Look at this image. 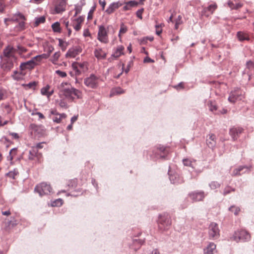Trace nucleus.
I'll return each mask as SVG.
<instances>
[{
    "instance_id": "1",
    "label": "nucleus",
    "mask_w": 254,
    "mask_h": 254,
    "mask_svg": "<svg viewBox=\"0 0 254 254\" xmlns=\"http://www.w3.org/2000/svg\"><path fill=\"white\" fill-rule=\"evenodd\" d=\"M16 50L11 46H8L4 49L1 58V66L5 71H10L13 68L15 64H17V57L16 55Z\"/></svg>"
},
{
    "instance_id": "2",
    "label": "nucleus",
    "mask_w": 254,
    "mask_h": 254,
    "mask_svg": "<svg viewBox=\"0 0 254 254\" xmlns=\"http://www.w3.org/2000/svg\"><path fill=\"white\" fill-rule=\"evenodd\" d=\"M60 92L67 100L72 102L75 99H80L82 97L81 91L71 86L67 82H63L59 86Z\"/></svg>"
},
{
    "instance_id": "3",
    "label": "nucleus",
    "mask_w": 254,
    "mask_h": 254,
    "mask_svg": "<svg viewBox=\"0 0 254 254\" xmlns=\"http://www.w3.org/2000/svg\"><path fill=\"white\" fill-rule=\"evenodd\" d=\"M26 20L25 17L21 13H17L13 15L11 18H5L4 22L5 23L8 21L13 22H18L17 26L19 30H22L25 29V21Z\"/></svg>"
},
{
    "instance_id": "4",
    "label": "nucleus",
    "mask_w": 254,
    "mask_h": 254,
    "mask_svg": "<svg viewBox=\"0 0 254 254\" xmlns=\"http://www.w3.org/2000/svg\"><path fill=\"white\" fill-rule=\"evenodd\" d=\"M34 191L42 196L44 195L49 194L52 191V188L50 184L42 182L36 185Z\"/></svg>"
},
{
    "instance_id": "5",
    "label": "nucleus",
    "mask_w": 254,
    "mask_h": 254,
    "mask_svg": "<svg viewBox=\"0 0 254 254\" xmlns=\"http://www.w3.org/2000/svg\"><path fill=\"white\" fill-rule=\"evenodd\" d=\"M171 219L168 214L160 215L158 219V227L162 231L168 230L171 225Z\"/></svg>"
},
{
    "instance_id": "6",
    "label": "nucleus",
    "mask_w": 254,
    "mask_h": 254,
    "mask_svg": "<svg viewBox=\"0 0 254 254\" xmlns=\"http://www.w3.org/2000/svg\"><path fill=\"white\" fill-rule=\"evenodd\" d=\"M99 82V76L94 74H91L89 76L84 79V84L88 88L96 89L97 88Z\"/></svg>"
},
{
    "instance_id": "7",
    "label": "nucleus",
    "mask_w": 254,
    "mask_h": 254,
    "mask_svg": "<svg viewBox=\"0 0 254 254\" xmlns=\"http://www.w3.org/2000/svg\"><path fill=\"white\" fill-rule=\"evenodd\" d=\"M245 98V93L240 89H237L230 93L228 100L232 103H235L237 101L243 100Z\"/></svg>"
},
{
    "instance_id": "8",
    "label": "nucleus",
    "mask_w": 254,
    "mask_h": 254,
    "mask_svg": "<svg viewBox=\"0 0 254 254\" xmlns=\"http://www.w3.org/2000/svg\"><path fill=\"white\" fill-rule=\"evenodd\" d=\"M97 39L103 44L109 43L108 30L103 25L99 26V30L97 34Z\"/></svg>"
},
{
    "instance_id": "9",
    "label": "nucleus",
    "mask_w": 254,
    "mask_h": 254,
    "mask_svg": "<svg viewBox=\"0 0 254 254\" xmlns=\"http://www.w3.org/2000/svg\"><path fill=\"white\" fill-rule=\"evenodd\" d=\"M250 238V234L244 230H238L235 232L233 235V239L237 242L240 241H248Z\"/></svg>"
},
{
    "instance_id": "10",
    "label": "nucleus",
    "mask_w": 254,
    "mask_h": 254,
    "mask_svg": "<svg viewBox=\"0 0 254 254\" xmlns=\"http://www.w3.org/2000/svg\"><path fill=\"white\" fill-rule=\"evenodd\" d=\"M73 69L75 71L76 74H80L82 72H85L88 69V63L87 62L82 63H73L72 64Z\"/></svg>"
},
{
    "instance_id": "11",
    "label": "nucleus",
    "mask_w": 254,
    "mask_h": 254,
    "mask_svg": "<svg viewBox=\"0 0 254 254\" xmlns=\"http://www.w3.org/2000/svg\"><path fill=\"white\" fill-rule=\"evenodd\" d=\"M28 159L30 160H35L39 163L43 161L42 153L38 152L37 148H31L29 152Z\"/></svg>"
},
{
    "instance_id": "12",
    "label": "nucleus",
    "mask_w": 254,
    "mask_h": 254,
    "mask_svg": "<svg viewBox=\"0 0 254 254\" xmlns=\"http://www.w3.org/2000/svg\"><path fill=\"white\" fill-rule=\"evenodd\" d=\"M208 229V235L210 238L216 239L219 237L220 230L216 223H211L209 226Z\"/></svg>"
},
{
    "instance_id": "13",
    "label": "nucleus",
    "mask_w": 254,
    "mask_h": 254,
    "mask_svg": "<svg viewBox=\"0 0 254 254\" xmlns=\"http://www.w3.org/2000/svg\"><path fill=\"white\" fill-rule=\"evenodd\" d=\"M66 3L65 0H58L55 5L54 9L52 10L53 14L62 13L65 10Z\"/></svg>"
},
{
    "instance_id": "14",
    "label": "nucleus",
    "mask_w": 254,
    "mask_h": 254,
    "mask_svg": "<svg viewBox=\"0 0 254 254\" xmlns=\"http://www.w3.org/2000/svg\"><path fill=\"white\" fill-rule=\"evenodd\" d=\"M189 196L193 202L202 201L205 197L204 192L203 191H194L189 194Z\"/></svg>"
},
{
    "instance_id": "15",
    "label": "nucleus",
    "mask_w": 254,
    "mask_h": 254,
    "mask_svg": "<svg viewBox=\"0 0 254 254\" xmlns=\"http://www.w3.org/2000/svg\"><path fill=\"white\" fill-rule=\"evenodd\" d=\"M244 129L241 127H233L229 130V134L234 140L239 138L243 132Z\"/></svg>"
},
{
    "instance_id": "16",
    "label": "nucleus",
    "mask_w": 254,
    "mask_h": 254,
    "mask_svg": "<svg viewBox=\"0 0 254 254\" xmlns=\"http://www.w3.org/2000/svg\"><path fill=\"white\" fill-rule=\"evenodd\" d=\"M81 48L79 47H75L69 49L65 54L67 58H74L81 52Z\"/></svg>"
},
{
    "instance_id": "17",
    "label": "nucleus",
    "mask_w": 254,
    "mask_h": 254,
    "mask_svg": "<svg viewBox=\"0 0 254 254\" xmlns=\"http://www.w3.org/2000/svg\"><path fill=\"white\" fill-rule=\"evenodd\" d=\"M84 20V18L82 16H80L78 17L72 19V25L76 31H79L81 29Z\"/></svg>"
},
{
    "instance_id": "18",
    "label": "nucleus",
    "mask_w": 254,
    "mask_h": 254,
    "mask_svg": "<svg viewBox=\"0 0 254 254\" xmlns=\"http://www.w3.org/2000/svg\"><path fill=\"white\" fill-rule=\"evenodd\" d=\"M243 5L241 0H232L228 1V5L231 9L237 10L241 8Z\"/></svg>"
},
{
    "instance_id": "19",
    "label": "nucleus",
    "mask_w": 254,
    "mask_h": 254,
    "mask_svg": "<svg viewBox=\"0 0 254 254\" xmlns=\"http://www.w3.org/2000/svg\"><path fill=\"white\" fill-rule=\"evenodd\" d=\"M34 62L30 60L26 62L21 63L19 66V69L26 71L27 70H31L34 68Z\"/></svg>"
},
{
    "instance_id": "20",
    "label": "nucleus",
    "mask_w": 254,
    "mask_h": 254,
    "mask_svg": "<svg viewBox=\"0 0 254 254\" xmlns=\"http://www.w3.org/2000/svg\"><path fill=\"white\" fill-rule=\"evenodd\" d=\"M217 6L216 3L212 4L207 7H204L202 11V14L205 16H209L210 15L213 14L214 11L217 8Z\"/></svg>"
},
{
    "instance_id": "21",
    "label": "nucleus",
    "mask_w": 254,
    "mask_h": 254,
    "mask_svg": "<svg viewBox=\"0 0 254 254\" xmlns=\"http://www.w3.org/2000/svg\"><path fill=\"white\" fill-rule=\"evenodd\" d=\"M17 52L20 57L25 59L30 58L32 55L31 52L26 54L27 52V49L21 46H17Z\"/></svg>"
},
{
    "instance_id": "22",
    "label": "nucleus",
    "mask_w": 254,
    "mask_h": 254,
    "mask_svg": "<svg viewBox=\"0 0 254 254\" xmlns=\"http://www.w3.org/2000/svg\"><path fill=\"white\" fill-rule=\"evenodd\" d=\"M94 55L98 60H104L107 57L106 52L100 48H97L94 50Z\"/></svg>"
},
{
    "instance_id": "23",
    "label": "nucleus",
    "mask_w": 254,
    "mask_h": 254,
    "mask_svg": "<svg viewBox=\"0 0 254 254\" xmlns=\"http://www.w3.org/2000/svg\"><path fill=\"white\" fill-rule=\"evenodd\" d=\"M122 5L123 3L120 1L113 2L110 4L105 12L108 14L113 13L116 9H118Z\"/></svg>"
},
{
    "instance_id": "24",
    "label": "nucleus",
    "mask_w": 254,
    "mask_h": 254,
    "mask_svg": "<svg viewBox=\"0 0 254 254\" xmlns=\"http://www.w3.org/2000/svg\"><path fill=\"white\" fill-rule=\"evenodd\" d=\"M26 74V71H24L19 69V71L15 70L13 72L11 77L13 79L19 81L24 78V77Z\"/></svg>"
},
{
    "instance_id": "25",
    "label": "nucleus",
    "mask_w": 254,
    "mask_h": 254,
    "mask_svg": "<svg viewBox=\"0 0 254 254\" xmlns=\"http://www.w3.org/2000/svg\"><path fill=\"white\" fill-rule=\"evenodd\" d=\"M216 246L214 243H209L203 250V254H214L216 251Z\"/></svg>"
},
{
    "instance_id": "26",
    "label": "nucleus",
    "mask_w": 254,
    "mask_h": 254,
    "mask_svg": "<svg viewBox=\"0 0 254 254\" xmlns=\"http://www.w3.org/2000/svg\"><path fill=\"white\" fill-rule=\"evenodd\" d=\"M216 138L214 134H209L208 138L206 139V143L208 146L213 148L216 145Z\"/></svg>"
},
{
    "instance_id": "27",
    "label": "nucleus",
    "mask_w": 254,
    "mask_h": 254,
    "mask_svg": "<svg viewBox=\"0 0 254 254\" xmlns=\"http://www.w3.org/2000/svg\"><path fill=\"white\" fill-rule=\"evenodd\" d=\"M48 58V55L43 54L34 57L31 60L34 62V67H35L36 65L39 64L43 59H46Z\"/></svg>"
},
{
    "instance_id": "28",
    "label": "nucleus",
    "mask_w": 254,
    "mask_h": 254,
    "mask_svg": "<svg viewBox=\"0 0 254 254\" xmlns=\"http://www.w3.org/2000/svg\"><path fill=\"white\" fill-rule=\"evenodd\" d=\"M124 49L125 48L122 45L118 46L114 53L112 55V57L116 59H118L120 56L124 54Z\"/></svg>"
},
{
    "instance_id": "29",
    "label": "nucleus",
    "mask_w": 254,
    "mask_h": 254,
    "mask_svg": "<svg viewBox=\"0 0 254 254\" xmlns=\"http://www.w3.org/2000/svg\"><path fill=\"white\" fill-rule=\"evenodd\" d=\"M125 5L123 7V11L130 10L132 7L136 6L138 3L135 0H130L125 3Z\"/></svg>"
},
{
    "instance_id": "30",
    "label": "nucleus",
    "mask_w": 254,
    "mask_h": 254,
    "mask_svg": "<svg viewBox=\"0 0 254 254\" xmlns=\"http://www.w3.org/2000/svg\"><path fill=\"white\" fill-rule=\"evenodd\" d=\"M169 152V148L164 146H159L157 148V153L160 155V157L164 158Z\"/></svg>"
},
{
    "instance_id": "31",
    "label": "nucleus",
    "mask_w": 254,
    "mask_h": 254,
    "mask_svg": "<svg viewBox=\"0 0 254 254\" xmlns=\"http://www.w3.org/2000/svg\"><path fill=\"white\" fill-rule=\"evenodd\" d=\"M237 36L239 40L240 41H243L244 40L249 41L250 40L249 34L244 32H238Z\"/></svg>"
},
{
    "instance_id": "32",
    "label": "nucleus",
    "mask_w": 254,
    "mask_h": 254,
    "mask_svg": "<svg viewBox=\"0 0 254 254\" xmlns=\"http://www.w3.org/2000/svg\"><path fill=\"white\" fill-rule=\"evenodd\" d=\"M125 93V90L120 87H116L112 89L111 96L120 95Z\"/></svg>"
},
{
    "instance_id": "33",
    "label": "nucleus",
    "mask_w": 254,
    "mask_h": 254,
    "mask_svg": "<svg viewBox=\"0 0 254 254\" xmlns=\"http://www.w3.org/2000/svg\"><path fill=\"white\" fill-rule=\"evenodd\" d=\"M33 130L38 134H43L45 132L44 127L42 126L32 125Z\"/></svg>"
},
{
    "instance_id": "34",
    "label": "nucleus",
    "mask_w": 254,
    "mask_h": 254,
    "mask_svg": "<svg viewBox=\"0 0 254 254\" xmlns=\"http://www.w3.org/2000/svg\"><path fill=\"white\" fill-rule=\"evenodd\" d=\"M183 162L185 166L191 167L192 168H194L196 165V161L194 160L192 161L189 159H185Z\"/></svg>"
},
{
    "instance_id": "35",
    "label": "nucleus",
    "mask_w": 254,
    "mask_h": 254,
    "mask_svg": "<svg viewBox=\"0 0 254 254\" xmlns=\"http://www.w3.org/2000/svg\"><path fill=\"white\" fill-rule=\"evenodd\" d=\"M66 114L63 113V114H59L58 116H55L53 118V121L57 123H60L62 121L66 118Z\"/></svg>"
},
{
    "instance_id": "36",
    "label": "nucleus",
    "mask_w": 254,
    "mask_h": 254,
    "mask_svg": "<svg viewBox=\"0 0 254 254\" xmlns=\"http://www.w3.org/2000/svg\"><path fill=\"white\" fill-rule=\"evenodd\" d=\"M22 86L26 89L35 90L37 86V83L35 81L30 82L28 84H23Z\"/></svg>"
},
{
    "instance_id": "37",
    "label": "nucleus",
    "mask_w": 254,
    "mask_h": 254,
    "mask_svg": "<svg viewBox=\"0 0 254 254\" xmlns=\"http://www.w3.org/2000/svg\"><path fill=\"white\" fill-rule=\"evenodd\" d=\"M61 56V53L60 52H56L53 56L50 59V61L54 64H56L58 62L60 57Z\"/></svg>"
},
{
    "instance_id": "38",
    "label": "nucleus",
    "mask_w": 254,
    "mask_h": 254,
    "mask_svg": "<svg viewBox=\"0 0 254 254\" xmlns=\"http://www.w3.org/2000/svg\"><path fill=\"white\" fill-rule=\"evenodd\" d=\"M1 106L4 109V112L6 114H9L11 113L12 111V108L8 104H3Z\"/></svg>"
},
{
    "instance_id": "39",
    "label": "nucleus",
    "mask_w": 254,
    "mask_h": 254,
    "mask_svg": "<svg viewBox=\"0 0 254 254\" xmlns=\"http://www.w3.org/2000/svg\"><path fill=\"white\" fill-rule=\"evenodd\" d=\"M127 31V28L124 24L121 25L120 30L119 31V37L120 40H121V35L126 33Z\"/></svg>"
},
{
    "instance_id": "40",
    "label": "nucleus",
    "mask_w": 254,
    "mask_h": 254,
    "mask_svg": "<svg viewBox=\"0 0 254 254\" xmlns=\"http://www.w3.org/2000/svg\"><path fill=\"white\" fill-rule=\"evenodd\" d=\"M45 17L44 16H40L35 19V26H37L41 23H43L45 22Z\"/></svg>"
},
{
    "instance_id": "41",
    "label": "nucleus",
    "mask_w": 254,
    "mask_h": 254,
    "mask_svg": "<svg viewBox=\"0 0 254 254\" xmlns=\"http://www.w3.org/2000/svg\"><path fill=\"white\" fill-rule=\"evenodd\" d=\"M207 105L209 107L210 111H211L212 112L217 111V107L214 102H213L212 101H209L208 102Z\"/></svg>"
},
{
    "instance_id": "42",
    "label": "nucleus",
    "mask_w": 254,
    "mask_h": 254,
    "mask_svg": "<svg viewBox=\"0 0 254 254\" xmlns=\"http://www.w3.org/2000/svg\"><path fill=\"white\" fill-rule=\"evenodd\" d=\"M183 23L182 21V16L181 15H179L177 18L175 20V28L177 30L179 28L180 25L182 24Z\"/></svg>"
},
{
    "instance_id": "43",
    "label": "nucleus",
    "mask_w": 254,
    "mask_h": 254,
    "mask_svg": "<svg viewBox=\"0 0 254 254\" xmlns=\"http://www.w3.org/2000/svg\"><path fill=\"white\" fill-rule=\"evenodd\" d=\"M245 168L244 166H240L238 168L235 169L232 172V175L233 176H236L240 175V172L242 171Z\"/></svg>"
},
{
    "instance_id": "44",
    "label": "nucleus",
    "mask_w": 254,
    "mask_h": 254,
    "mask_svg": "<svg viewBox=\"0 0 254 254\" xmlns=\"http://www.w3.org/2000/svg\"><path fill=\"white\" fill-rule=\"evenodd\" d=\"M68 186L71 189H76L77 188V180L73 179L69 181Z\"/></svg>"
},
{
    "instance_id": "45",
    "label": "nucleus",
    "mask_w": 254,
    "mask_h": 254,
    "mask_svg": "<svg viewBox=\"0 0 254 254\" xmlns=\"http://www.w3.org/2000/svg\"><path fill=\"white\" fill-rule=\"evenodd\" d=\"M52 27L54 32H60L61 31L60 24L58 22L53 23Z\"/></svg>"
},
{
    "instance_id": "46",
    "label": "nucleus",
    "mask_w": 254,
    "mask_h": 254,
    "mask_svg": "<svg viewBox=\"0 0 254 254\" xmlns=\"http://www.w3.org/2000/svg\"><path fill=\"white\" fill-rule=\"evenodd\" d=\"M59 45L60 46V47L61 48L62 50L63 51H64L67 47V45H68L67 43L66 42L64 41L62 39H59Z\"/></svg>"
},
{
    "instance_id": "47",
    "label": "nucleus",
    "mask_w": 254,
    "mask_h": 254,
    "mask_svg": "<svg viewBox=\"0 0 254 254\" xmlns=\"http://www.w3.org/2000/svg\"><path fill=\"white\" fill-rule=\"evenodd\" d=\"M229 210L233 212L235 215H237L240 211V208L236 206H232L229 208Z\"/></svg>"
},
{
    "instance_id": "48",
    "label": "nucleus",
    "mask_w": 254,
    "mask_h": 254,
    "mask_svg": "<svg viewBox=\"0 0 254 254\" xmlns=\"http://www.w3.org/2000/svg\"><path fill=\"white\" fill-rule=\"evenodd\" d=\"M50 86L49 85H46L45 87H43L41 90V93L43 95L48 96L49 90Z\"/></svg>"
},
{
    "instance_id": "49",
    "label": "nucleus",
    "mask_w": 254,
    "mask_h": 254,
    "mask_svg": "<svg viewBox=\"0 0 254 254\" xmlns=\"http://www.w3.org/2000/svg\"><path fill=\"white\" fill-rule=\"evenodd\" d=\"M209 186L211 189L214 190L219 188L220 184L217 181H213L210 183Z\"/></svg>"
},
{
    "instance_id": "50",
    "label": "nucleus",
    "mask_w": 254,
    "mask_h": 254,
    "mask_svg": "<svg viewBox=\"0 0 254 254\" xmlns=\"http://www.w3.org/2000/svg\"><path fill=\"white\" fill-rule=\"evenodd\" d=\"M162 24L156 25V26H155L156 34L157 35H160L162 33Z\"/></svg>"
},
{
    "instance_id": "51",
    "label": "nucleus",
    "mask_w": 254,
    "mask_h": 254,
    "mask_svg": "<svg viewBox=\"0 0 254 254\" xmlns=\"http://www.w3.org/2000/svg\"><path fill=\"white\" fill-rule=\"evenodd\" d=\"M74 10H75V14L73 16V17H76L77 15V14H78L79 13H80L81 12V11L82 10V6L80 5L75 6Z\"/></svg>"
},
{
    "instance_id": "52",
    "label": "nucleus",
    "mask_w": 254,
    "mask_h": 254,
    "mask_svg": "<svg viewBox=\"0 0 254 254\" xmlns=\"http://www.w3.org/2000/svg\"><path fill=\"white\" fill-rule=\"evenodd\" d=\"M234 191H235L234 189L231 188L229 186H227L224 189V191H223V194H224V195H226V194L230 193L231 192Z\"/></svg>"
},
{
    "instance_id": "53",
    "label": "nucleus",
    "mask_w": 254,
    "mask_h": 254,
    "mask_svg": "<svg viewBox=\"0 0 254 254\" xmlns=\"http://www.w3.org/2000/svg\"><path fill=\"white\" fill-rule=\"evenodd\" d=\"M54 47L51 45H48L47 47L45 49V51H46L48 53L46 54L47 55H48V57L50 55V54L52 53V52L54 51Z\"/></svg>"
},
{
    "instance_id": "54",
    "label": "nucleus",
    "mask_w": 254,
    "mask_h": 254,
    "mask_svg": "<svg viewBox=\"0 0 254 254\" xmlns=\"http://www.w3.org/2000/svg\"><path fill=\"white\" fill-rule=\"evenodd\" d=\"M5 94L6 91L2 89H0V102L5 99L6 97Z\"/></svg>"
},
{
    "instance_id": "55",
    "label": "nucleus",
    "mask_w": 254,
    "mask_h": 254,
    "mask_svg": "<svg viewBox=\"0 0 254 254\" xmlns=\"http://www.w3.org/2000/svg\"><path fill=\"white\" fill-rule=\"evenodd\" d=\"M16 152H17L16 148H13L10 151L9 156L10 157L11 160L13 159V156L16 154Z\"/></svg>"
},
{
    "instance_id": "56",
    "label": "nucleus",
    "mask_w": 254,
    "mask_h": 254,
    "mask_svg": "<svg viewBox=\"0 0 254 254\" xmlns=\"http://www.w3.org/2000/svg\"><path fill=\"white\" fill-rule=\"evenodd\" d=\"M62 204H63L62 199L59 198V199H57L53 202V205L55 206H58L62 205Z\"/></svg>"
},
{
    "instance_id": "57",
    "label": "nucleus",
    "mask_w": 254,
    "mask_h": 254,
    "mask_svg": "<svg viewBox=\"0 0 254 254\" xmlns=\"http://www.w3.org/2000/svg\"><path fill=\"white\" fill-rule=\"evenodd\" d=\"M56 73L62 77H64L66 76L67 74L65 72L61 71L60 70H57L56 71Z\"/></svg>"
},
{
    "instance_id": "58",
    "label": "nucleus",
    "mask_w": 254,
    "mask_h": 254,
    "mask_svg": "<svg viewBox=\"0 0 254 254\" xmlns=\"http://www.w3.org/2000/svg\"><path fill=\"white\" fill-rule=\"evenodd\" d=\"M94 10H95V8L93 7L88 12V17H87V19L88 20H91L93 18V13H94Z\"/></svg>"
},
{
    "instance_id": "59",
    "label": "nucleus",
    "mask_w": 254,
    "mask_h": 254,
    "mask_svg": "<svg viewBox=\"0 0 254 254\" xmlns=\"http://www.w3.org/2000/svg\"><path fill=\"white\" fill-rule=\"evenodd\" d=\"M143 9H139L136 11V16L140 19H142V14L143 12Z\"/></svg>"
},
{
    "instance_id": "60",
    "label": "nucleus",
    "mask_w": 254,
    "mask_h": 254,
    "mask_svg": "<svg viewBox=\"0 0 254 254\" xmlns=\"http://www.w3.org/2000/svg\"><path fill=\"white\" fill-rule=\"evenodd\" d=\"M4 3L3 0H0V12H2L4 9Z\"/></svg>"
},
{
    "instance_id": "61",
    "label": "nucleus",
    "mask_w": 254,
    "mask_h": 254,
    "mask_svg": "<svg viewBox=\"0 0 254 254\" xmlns=\"http://www.w3.org/2000/svg\"><path fill=\"white\" fill-rule=\"evenodd\" d=\"M147 40H149V41H153V37H145V38H143L142 40H141V44H145L147 42Z\"/></svg>"
},
{
    "instance_id": "62",
    "label": "nucleus",
    "mask_w": 254,
    "mask_h": 254,
    "mask_svg": "<svg viewBox=\"0 0 254 254\" xmlns=\"http://www.w3.org/2000/svg\"><path fill=\"white\" fill-rule=\"evenodd\" d=\"M145 254H160V253L157 249H154L151 252H146Z\"/></svg>"
},
{
    "instance_id": "63",
    "label": "nucleus",
    "mask_w": 254,
    "mask_h": 254,
    "mask_svg": "<svg viewBox=\"0 0 254 254\" xmlns=\"http://www.w3.org/2000/svg\"><path fill=\"white\" fill-rule=\"evenodd\" d=\"M9 135L12 136L13 138L18 139L19 136L18 133L15 132H10Z\"/></svg>"
},
{
    "instance_id": "64",
    "label": "nucleus",
    "mask_w": 254,
    "mask_h": 254,
    "mask_svg": "<svg viewBox=\"0 0 254 254\" xmlns=\"http://www.w3.org/2000/svg\"><path fill=\"white\" fill-rule=\"evenodd\" d=\"M99 3L102 6V10H104L106 4V2L105 0H99Z\"/></svg>"
}]
</instances>
